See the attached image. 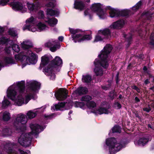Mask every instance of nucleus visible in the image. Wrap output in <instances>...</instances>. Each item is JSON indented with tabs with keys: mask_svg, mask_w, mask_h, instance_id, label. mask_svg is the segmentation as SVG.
I'll use <instances>...</instances> for the list:
<instances>
[{
	"mask_svg": "<svg viewBox=\"0 0 154 154\" xmlns=\"http://www.w3.org/2000/svg\"><path fill=\"white\" fill-rule=\"evenodd\" d=\"M144 55L143 54H139L137 56V57L139 58L140 59L143 60L144 58Z\"/></svg>",
	"mask_w": 154,
	"mask_h": 154,
	"instance_id": "nucleus-64",
	"label": "nucleus"
},
{
	"mask_svg": "<svg viewBox=\"0 0 154 154\" xmlns=\"http://www.w3.org/2000/svg\"><path fill=\"white\" fill-rule=\"evenodd\" d=\"M37 27L38 29L41 31L45 29L46 27V26L44 23L41 22H39L38 23L37 25Z\"/></svg>",
	"mask_w": 154,
	"mask_h": 154,
	"instance_id": "nucleus-45",
	"label": "nucleus"
},
{
	"mask_svg": "<svg viewBox=\"0 0 154 154\" xmlns=\"http://www.w3.org/2000/svg\"><path fill=\"white\" fill-rule=\"evenodd\" d=\"M16 42H13L12 43L10 42V48H12V49L14 51L18 53L20 51V48L18 45L16 44Z\"/></svg>",
	"mask_w": 154,
	"mask_h": 154,
	"instance_id": "nucleus-29",
	"label": "nucleus"
},
{
	"mask_svg": "<svg viewBox=\"0 0 154 154\" xmlns=\"http://www.w3.org/2000/svg\"><path fill=\"white\" fill-rule=\"evenodd\" d=\"M30 128L32 130L31 133L35 135L38 134L44 129L42 126L37 124H31Z\"/></svg>",
	"mask_w": 154,
	"mask_h": 154,
	"instance_id": "nucleus-11",
	"label": "nucleus"
},
{
	"mask_svg": "<svg viewBox=\"0 0 154 154\" xmlns=\"http://www.w3.org/2000/svg\"><path fill=\"white\" fill-rule=\"evenodd\" d=\"M49 58L46 55H45L41 57V63L43 65L46 66L48 64L49 62Z\"/></svg>",
	"mask_w": 154,
	"mask_h": 154,
	"instance_id": "nucleus-30",
	"label": "nucleus"
},
{
	"mask_svg": "<svg viewBox=\"0 0 154 154\" xmlns=\"http://www.w3.org/2000/svg\"><path fill=\"white\" fill-rule=\"evenodd\" d=\"M3 119L4 121H7L10 119V113L9 112L5 111L3 114Z\"/></svg>",
	"mask_w": 154,
	"mask_h": 154,
	"instance_id": "nucleus-44",
	"label": "nucleus"
},
{
	"mask_svg": "<svg viewBox=\"0 0 154 154\" xmlns=\"http://www.w3.org/2000/svg\"><path fill=\"white\" fill-rule=\"evenodd\" d=\"M106 144L109 146V151L110 154H114L119 151L123 146L122 144L117 143L116 138H108L106 141Z\"/></svg>",
	"mask_w": 154,
	"mask_h": 154,
	"instance_id": "nucleus-5",
	"label": "nucleus"
},
{
	"mask_svg": "<svg viewBox=\"0 0 154 154\" xmlns=\"http://www.w3.org/2000/svg\"><path fill=\"white\" fill-rule=\"evenodd\" d=\"M3 31L0 27V33ZM10 39L9 36L0 34V44L5 46L3 50V63L0 61V71L4 66H8L10 64Z\"/></svg>",
	"mask_w": 154,
	"mask_h": 154,
	"instance_id": "nucleus-1",
	"label": "nucleus"
},
{
	"mask_svg": "<svg viewBox=\"0 0 154 154\" xmlns=\"http://www.w3.org/2000/svg\"><path fill=\"white\" fill-rule=\"evenodd\" d=\"M8 2L9 0H0V5H6Z\"/></svg>",
	"mask_w": 154,
	"mask_h": 154,
	"instance_id": "nucleus-57",
	"label": "nucleus"
},
{
	"mask_svg": "<svg viewBox=\"0 0 154 154\" xmlns=\"http://www.w3.org/2000/svg\"><path fill=\"white\" fill-rule=\"evenodd\" d=\"M130 12V11L129 10L127 9L121 11H119V17H125L127 18L129 17Z\"/></svg>",
	"mask_w": 154,
	"mask_h": 154,
	"instance_id": "nucleus-28",
	"label": "nucleus"
},
{
	"mask_svg": "<svg viewBox=\"0 0 154 154\" xmlns=\"http://www.w3.org/2000/svg\"><path fill=\"white\" fill-rule=\"evenodd\" d=\"M88 91V89L87 88L85 87L81 86L78 87L75 91V92L76 94L82 95L87 94Z\"/></svg>",
	"mask_w": 154,
	"mask_h": 154,
	"instance_id": "nucleus-19",
	"label": "nucleus"
},
{
	"mask_svg": "<svg viewBox=\"0 0 154 154\" xmlns=\"http://www.w3.org/2000/svg\"><path fill=\"white\" fill-rule=\"evenodd\" d=\"M115 90H112L109 92V97L111 100H113L114 99Z\"/></svg>",
	"mask_w": 154,
	"mask_h": 154,
	"instance_id": "nucleus-52",
	"label": "nucleus"
},
{
	"mask_svg": "<svg viewBox=\"0 0 154 154\" xmlns=\"http://www.w3.org/2000/svg\"><path fill=\"white\" fill-rule=\"evenodd\" d=\"M151 110L149 105H148V107H145L143 108V110L147 112H149Z\"/></svg>",
	"mask_w": 154,
	"mask_h": 154,
	"instance_id": "nucleus-59",
	"label": "nucleus"
},
{
	"mask_svg": "<svg viewBox=\"0 0 154 154\" xmlns=\"http://www.w3.org/2000/svg\"><path fill=\"white\" fill-rule=\"evenodd\" d=\"M62 63V60L59 57L56 56L51 62L47 67L43 69V72L45 74L48 76H51L55 66H59Z\"/></svg>",
	"mask_w": 154,
	"mask_h": 154,
	"instance_id": "nucleus-6",
	"label": "nucleus"
},
{
	"mask_svg": "<svg viewBox=\"0 0 154 154\" xmlns=\"http://www.w3.org/2000/svg\"><path fill=\"white\" fill-rule=\"evenodd\" d=\"M10 154H18V151L10 148Z\"/></svg>",
	"mask_w": 154,
	"mask_h": 154,
	"instance_id": "nucleus-61",
	"label": "nucleus"
},
{
	"mask_svg": "<svg viewBox=\"0 0 154 154\" xmlns=\"http://www.w3.org/2000/svg\"><path fill=\"white\" fill-rule=\"evenodd\" d=\"M68 92L66 89L60 88L58 91L55 93V96L57 99L63 100L67 97Z\"/></svg>",
	"mask_w": 154,
	"mask_h": 154,
	"instance_id": "nucleus-10",
	"label": "nucleus"
},
{
	"mask_svg": "<svg viewBox=\"0 0 154 154\" xmlns=\"http://www.w3.org/2000/svg\"><path fill=\"white\" fill-rule=\"evenodd\" d=\"M149 141L147 138L143 137L140 138L138 141V144L140 146H144Z\"/></svg>",
	"mask_w": 154,
	"mask_h": 154,
	"instance_id": "nucleus-26",
	"label": "nucleus"
},
{
	"mask_svg": "<svg viewBox=\"0 0 154 154\" xmlns=\"http://www.w3.org/2000/svg\"><path fill=\"white\" fill-rule=\"evenodd\" d=\"M142 5V0H141L132 8V9L134 11H136L138 10L141 8Z\"/></svg>",
	"mask_w": 154,
	"mask_h": 154,
	"instance_id": "nucleus-32",
	"label": "nucleus"
},
{
	"mask_svg": "<svg viewBox=\"0 0 154 154\" xmlns=\"http://www.w3.org/2000/svg\"><path fill=\"white\" fill-rule=\"evenodd\" d=\"M45 47L50 48V50L52 52H55L57 48L59 49L60 47V45L57 44L54 45L50 42H48L45 44Z\"/></svg>",
	"mask_w": 154,
	"mask_h": 154,
	"instance_id": "nucleus-21",
	"label": "nucleus"
},
{
	"mask_svg": "<svg viewBox=\"0 0 154 154\" xmlns=\"http://www.w3.org/2000/svg\"><path fill=\"white\" fill-rule=\"evenodd\" d=\"M31 26V24H29V25L25 24L24 25V27L23 28V30H25V29H27L29 30Z\"/></svg>",
	"mask_w": 154,
	"mask_h": 154,
	"instance_id": "nucleus-58",
	"label": "nucleus"
},
{
	"mask_svg": "<svg viewBox=\"0 0 154 154\" xmlns=\"http://www.w3.org/2000/svg\"><path fill=\"white\" fill-rule=\"evenodd\" d=\"M119 72H118L117 74L115 77V80L116 82V84L118 85L119 83V82L120 80V79L119 78Z\"/></svg>",
	"mask_w": 154,
	"mask_h": 154,
	"instance_id": "nucleus-55",
	"label": "nucleus"
},
{
	"mask_svg": "<svg viewBox=\"0 0 154 154\" xmlns=\"http://www.w3.org/2000/svg\"><path fill=\"white\" fill-rule=\"evenodd\" d=\"M75 107H79L80 108H82L85 106V103L83 102L75 101Z\"/></svg>",
	"mask_w": 154,
	"mask_h": 154,
	"instance_id": "nucleus-47",
	"label": "nucleus"
},
{
	"mask_svg": "<svg viewBox=\"0 0 154 154\" xmlns=\"http://www.w3.org/2000/svg\"><path fill=\"white\" fill-rule=\"evenodd\" d=\"M69 31L71 34V37L72 40L75 43L77 42L78 39L82 36L81 34H77L80 31V29H75L73 28H69Z\"/></svg>",
	"mask_w": 154,
	"mask_h": 154,
	"instance_id": "nucleus-12",
	"label": "nucleus"
},
{
	"mask_svg": "<svg viewBox=\"0 0 154 154\" xmlns=\"http://www.w3.org/2000/svg\"><path fill=\"white\" fill-rule=\"evenodd\" d=\"M65 105V102L58 103L55 106V109L56 110H60L61 109L63 108Z\"/></svg>",
	"mask_w": 154,
	"mask_h": 154,
	"instance_id": "nucleus-38",
	"label": "nucleus"
},
{
	"mask_svg": "<svg viewBox=\"0 0 154 154\" xmlns=\"http://www.w3.org/2000/svg\"><path fill=\"white\" fill-rule=\"evenodd\" d=\"M58 20L56 18H49L48 20V22L51 26H54L57 23Z\"/></svg>",
	"mask_w": 154,
	"mask_h": 154,
	"instance_id": "nucleus-34",
	"label": "nucleus"
},
{
	"mask_svg": "<svg viewBox=\"0 0 154 154\" xmlns=\"http://www.w3.org/2000/svg\"><path fill=\"white\" fill-rule=\"evenodd\" d=\"M104 39L103 38H102L101 36L98 34L96 35L95 39L93 41L94 42H97L99 41H102Z\"/></svg>",
	"mask_w": 154,
	"mask_h": 154,
	"instance_id": "nucleus-48",
	"label": "nucleus"
},
{
	"mask_svg": "<svg viewBox=\"0 0 154 154\" xmlns=\"http://www.w3.org/2000/svg\"><path fill=\"white\" fill-rule=\"evenodd\" d=\"M109 16L111 18L119 17V11L112 8L109 13Z\"/></svg>",
	"mask_w": 154,
	"mask_h": 154,
	"instance_id": "nucleus-25",
	"label": "nucleus"
},
{
	"mask_svg": "<svg viewBox=\"0 0 154 154\" xmlns=\"http://www.w3.org/2000/svg\"><path fill=\"white\" fill-rule=\"evenodd\" d=\"M31 54L30 57L25 56L26 57V61L27 63H29L30 64H35L36 62V57L35 54L33 53L31 51H30Z\"/></svg>",
	"mask_w": 154,
	"mask_h": 154,
	"instance_id": "nucleus-17",
	"label": "nucleus"
},
{
	"mask_svg": "<svg viewBox=\"0 0 154 154\" xmlns=\"http://www.w3.org/2000/svg\"><path fill=\"white\" fill-rule=\"evenodd\" d=\"M17 86L19 94L16 97L17 92L14 90H12L10 89V100L15 101L18 106H21L24 103V98L23 97L22 94L24 93L25 91V81H22L18 82L17 83Z\"/></svg>",
	"mask_w": 154,
	"mask_h": 154,
	"instance_id": "nucleus-3",
	"label": "nucleus"
},
{
	"mask_svg": "<svg viewBox=\"0 0 154 154\" xmlns=\"http://www.w3.org/2000/svg\"><path fill=\"white\" fill-rule=\"evenodd\" d=\"M92 38L91 35H85L79 38L78 39L77 42H82L84 41H88L91 40Z\"/></svg>",
	"mask_w": 154,
	"mask_h": 154,
	"instance_id": "nucleus-23",
	"label": "nucleus"
},
{
	"mask_svg": "<svg viewBox=\"0 0 154 154\" xmlns=\"http://www.w3.org/2000/svg\"><path fill=\"white\" fill-rule=\"evenodd\" d=\"M25 42L23 41L21 43V47L24 49H28L32 47V45H27L25 44Z\"/></svg>",
	"mask_w": 154,
	"mask_h": 154,
	"instance_id": "nucleus-46",
	"label": "nucleus"
},
{
	"mask_svg": "<svg viewBox=\"0 0 154 154\" xmlns=\"http://www.w3.org/2000/svg\"><path fill=\"white\" fill-rule=\"evenodd\" d=\"M12 6V9L14 11H20L23 13L26 11V9L23 6V4L19 2H15L10 3V6Z\"/></svg>",
	"mask_w": 154,
	"mask_h": 154,
	"instance_id": "nucleus-9",
	"label": "nucleus"
},
{
	"mask_svg": "<svg viewBox=\"0 0 154 154\" xmlns=\"http://www.w3.org/2000/svg\"><path fill=\"white\" fill-rule=\"evenodd\" d=\"M94 70L97 76H101L103 74V72L101 67H95Z\"/></svg>",
	"mask_w": 154,
	"mask_h": 154,
	"instance_id": "nucleus-37",
	"label": "nucleus"
},
{
	"mask_svg": "<svg viewBox=\"0 0 154 154\" xmlns=\"http://www.w3.org/2000/svg\"><path fill=\"white\" fill-rule=\"evenodd\" d=\"M113 107L115 109H119L122 108V106L120 103L118 101H117L115 102L114 103Z\"/></svg>",
	"mask_w": 154,
	"mask_h": 154,
	"instance_id": "nucleus-49",
	"label": "nucleus"
},
{
	"mask_svg": "<svg viewBox=\"0 0 154 154\" xmlns=\"http://www.w3.org/2000/svg\"><path fill=\"white\" fill-rule=\"evenodd\" d=\"M9 103H10L9 101L7 99L5 98L4 101L2 102V104L3 106L5 107L8 105Z\"/></svg>",
	"mask_w": 154,
	"mask_h": 154,
	"instance_id": "nucleus-54",
	"label": "nucleus"
},
{
	"mask_svg": "<svg viewBox=\"0 0 154 154\" xmlns=\"http://www.w3.org/2000/svg\"><path fill=\"white\" fill-rule=\"evenodd\" d=\"M54 115V114L53 113L49 115H45L44 117L45 118L47 119H51L53 118Z\"/></svg>",
	"mask_w": 154,
	"mask_h": 154,
	"instance_id": "nucleus-60",
	"label": "nucleus"
},
{
	"mask_svg": "<svg viewBox=\"0 0 154 154\" xmlns=\"http://www.w3.org/2000/svg\"><path fill=\"white\" fill-rule=\"evenodd\" d=\"M27 5L28 9L31 11L37 10L40 8V4L38 1L35 2L34 3L28 2Z\"/></svg>",
	"mask_w": 154,
	"mask_h": 154,
	"instance_id": "nucleus-14",
	"label": "nucleus"
},
{
	"mask_svg": "<svg viewBox=\"0 0 154 154\" xmlns=\"http://www.w3.org/2000/svg\"><path fill=\"white\" fill-rule=\"evenodd\" d=\"M29 96L27 95L26 96L25 102L26 104L27 103L28 101L31 100Z\"/></svg>",
	"mask_w": 154,
	"mask_h": 154,
	"instance_id": "nucleus-63",
	"label": "nucleus"
},
{
	"mask_svg": "<svg viewBox=\"0 0 154 154\" xmlns=\"http://www.w3.org/2000/svg\"><path fill=\"white\" fill-rule=\"evenodd\" d=\"M27 85L30 90L35 91L40 89L41 84L36 81H34L30 83H27Z\"/></svg>",
	"mask_w": 154,
	"mask_h": 154,
	"instance_id": "nucleus-15",
	"label": "nucleus"
},
{
	"mask_svg": "<svg viewBox=\"0 0 154 154\" xmlns=\"http://www.w3.org/2000/svg\"><path fill=\"white\" fill-rule=\"evenodd\" d=\"M9 128L8 126H5L0 130V135H2L4 136H9Z\"/></svg>",
	"mask_w": 154,
	"mask_h": 154,
	"instance_id": "nucleus-24",
	"label": "nucleus"
},
{
	"mask_svg": "<svg viewBox=\"0 0 154 154\" xmlns=\"http://www.w3.org/2000/svg\"><path fill=\"white\" fill-rule=\"evenodd\" d=\"M123 37L125 38V41L128 42V45L129 46L131 44L132 40V35L131 34H123Z\"/></svg>",
	"mask_w": 154,
	"mask_h": 154,
	"instance_id": "nucleus-27",
	"label": "nucleus"
},
{
	"mask_svg": "<svg viewBox=\"0 0 154 154\" xmlns=\"http://www.w3.org/2000/svg\"><path fill=\"white\" fill-rule=\"evenodd\" d=\"M46 12L47 14L51 16H54L59 14L57 11L54 10L52 9L47 8Z\"/></svg>",
	"mask_w": 154,
	"mask_h": 154,
	"instance_id": "nucleus-33",
	"label": "nucleus"
},
{
	"mask_svg": "<svg viewBox=\"0 0 154 154\" xmlns=\"http://www.w3.org/2000/svg\"><path fill=\"white\" fill-rule=\"evenodd\" d=\"M86 105L88 108H93L96 106V103L93 101H89L88 102H87Z\"/></svg>",
	"mask_w": 154,
	"mask_h": 154,
	"instance_id": "nucleus-43",
	"label": "nucleus"
},
{
	"mask_svg": "<svg viewBox=\"0 0 154 154\" xmlns=\"http://www.w3.org/2000/svg\"><path fill=\"white\" fill-rule=\"evenodd\" d=\"M97 111L98 112V113L100 115L102 114L103 113L108 114L109 111L108 110L104 107H100L97 110Z\"/></svg>",
	"mask_w": 154,
	"mask_h": 154,
	"instance_id": "nucleus-36",
	"label": "nucleus"
},
{
	"mask_svg": "<svg viewBox=\"0 0 154 154\" xmlns=\"http://www.w3.org/2000/svg\"><path fill=\"white\" fill-rule=\"evenodd\" d=\"M34 17H31L26 20V23H29V24L32 25L33 23V22L34 21Z\"/></svg>",
	"mask_w": 154,
	"mask_h": 154,
	"instance_id": "nucleus-53",
	"label": "nucleus"
},
{
	"mask_svg": "<svg viewBox=\"0 0 154 154\" xmlns=\"http://www.w3.org/2000/svg\"><path fill=\"white\" fill-rule=\"evenodd\" d=\"M153 14V13L150 11H145L143 12L141 15L142 16L146 17L147 20H150L152 17Z\"/></svg>",
	"mask_w": 154,
	"mask_h": 154,
	"instance_id": "nucleus-31",
	"label": "nucleus"
},
{
	"mask_svg": "<svg viewBox=\"0 0 154 154\" xmlns=\"http://www.w3.org/2000/svg\"><path fill=\"white\" fill-rule=\"evenodd\" d=\"M27 122L26 116L23 114H19L15 120L14 125V128L18 132H23L26 130L24 125Z\"/></svg>",
	"mask_w": 154,
	"mask_h": 154,
	"instance_id": "nucleus-4",
	"label": "nucleus"
},
{
	"mask_svg": "<svg viewBox=\"0 0 154 154\" xmlns=\"http://www.w3.org/2000/svg\"><path fill=\"white\" fill-rule=\"evenodd\" d=\"M112 133H120L121 132V128L119 125H115L112 128Z\"/></svg>",
	"mask_w": 154,
	"mask_h": 154,
	"instance_id": "nucleus-35",
	"label": "nucleus"
},
{
	"mask_svg": "<svg viewBox=\"0 0 154 154\" xmlns=\"http://www.w3.org/2000/svg\"><path fill=\"white\" fill-rule=\"evenodd\" d=\"M32 138L29 134H22L18 139L19 143L23 146H29L31 144Z\"/></svg>",
	"mask_w": 154,
	"mask_h": 154,
	"instance_id": "nucleus-7",
	"label": "nucleus"
},
{
	"mask_svg": "<svg viewBox=\"0 0 154 154\" xmlns=\"http://www.w3.org/2000/svg\"><path fill=\"white\" fill-rule=\"evenodd\" d=\"M112 48L111 45L107 44L104 47L103 50L101 52L100 54L98 55V57L100 60L96 59L94 62V64L95 67H103L104 69H107L109 66L107 58L108 54L111 52Z\"/></svg>",
	"mask_w": 154,
	"mask_h": 154,
	"instance_id": "nucleus-2",
	"label": "nucleus"
},
{
	"mask_svg": "<svg viewBox=\"0 0 154 154\" xmlns=\"http://www.w3.org/2000/svg\"><path fill=\"white\" fill-rule=\"evenodd\" d=\"M131 88L135 90H136L138 93H140V89L137 87L135 85H132L131 86Z\"/></svg>",
	"mask_w": 154,
	"mask_h": 154,
	"instance_id": "nucleus-56",
	"label": "nucleus"
},
{
	"mask_svg": "<svg viewBox=\"0 0 154 154\" xmlns=\"http://www.w3.org/2000/svg\"><path fill=\"white\" fill-rule=\"evenodd\" d=\"M149 45L154 47V32H152L149 37Z\"/></svg>",
	"mask_w": 154,
	"mask_h": 154,
	"instance_id": "nucleus-40",
	"label": "nucleus"
},
{
	"mask_svg": "<svg viewBox=\"0 0 154 154\" xmlns=\"http://www.w3.org/2000/svg\"><path fill=\"white\" fill-rule=\"evenodd\" d=\"M92 80V76L90 75L86 74L82 75V81L83 83L88 84L91 82Z\"/></svg>",
	"mask_w": 154,
	"mask_h": 154,
	"instance_id": "nucleus-22",
	"label": "nucleus"
},
{
	"mask_svg": "<svg viewBox=\"0 0 154 154\" xmlns=\"http://www.w3.org/2000/svg\"><path fill=\"white\" fill-rule=\"evenodd\" d=\"M18 37L17 30L14 28H10V42L11 43L16 42Z\"/></svg>",
	"mask_w": 154,
	"mask_h": 154,
	"instance_id": "nucleus-16",
	"label": "nucleus"
},
{
	"mask_svg": "<svg viewBox=\"0 0 154 154\" xmlns=\"http://www.w3.org/2000/svg\"><path fill=\"white\" fill-rule=\"evenodd\" d=\"M100 3H94L92 4L91 9L94 12H97V15L100 18L104 17V12L103 10L101 8Z\"/></svg>",
	"mask_w": 154,
	"mask_h": 154,
	"instance_id": "nucleus-8",
	"label": "nucleus"
},
{
	"mask_svg": "<svg viewBox=\"0 0 154 154\" xmlns=\"http://www.w3.org/2000/svg\"><path fill=\"white\" fill-rule=\"evenodd\" d=\"M24 56L20 54L15 55V58L17 60H23V58Z\"/></svg>",
	"mask_w": 154,
	"mask_h": 154,
	"instance_id": "nucleus-50",
	"label": "nucleus"
},
{
	"mask_svg": "<svg viewBox=\"0 0 154 154\" xmlns=\"http://www.w3.org/2000/svg\"><path fill=\"white\" fill-rule=\"evenodd\" d=\"M18 151L19 152L20 154H28L26 152L20 149H18Z\"/></svg>",
	"mask_w": 154,
	"mask_h": 154,
	"instance_id": "nucleus-62",
	"label": "nucleus"
},
{
	"mask_svg": "<svg viewBox=\"0 0 154 154\" xmlns=\"http://www.w3.org/2000/svg\"><path fill=\"white\" fill-rule=\"evenodd\" d=\"M37 113L35 112H33L30 110L27 113V115L29 119H32L35 117L37 116Z\"/></svg>",
	"mask_w": 154,
	"mask_h": 154,
	"instance_id": "nucleus-41",
	"label": "nucleus"
},
{
	"mask_svg": "<svg viewBox=\"0 0 154 154\" xmlns=\"http://www.w3.org/2000/svg\"><path fill=\"white\" fill-rule=\"evenodd\" d=\"M125 24V21L123 20H120L114 22L110 26L111 28L114 29H120Z\"/></svg>",
	"mask_w": 154,
	"mask_h": 154,
	"instance_id": "nucleus-18",
	"label": "nucleus"
},
{
	"mask_svg": "<svg viewBox=\"0 0 154 154\" xmlns=\"http://www.w3.org/2000/svg\"><path fill=\"white\" fill-rule=\"evenodd\" d=\"M74 8L76 9L82 11L85 9V3L82 1H75L74 2Z\"/></svg>",
	"mask_w": 154,
	"mask_h": 154,
	"instance_id": "nucleus-20",
	"label": "nucleus"
},
{
	"mask_svg": "<svg viewBox=\"0 0 154 154\" xmlns=\"http://www.w3.org/2000/svg\"><path fill=\"white\" fill-rule=\"evenodd\" d=\"M45 6L47 7L51 8H54L55 7V5L54 3L51 2H49L46 3L45 4Z\"/></svg>",
	"mask_w": 154,
	"mask_h": 154,
	"instance_id": "nucleus-51",
	"label": "nucleus"
},
{
	"mask_svg": "<svg viewBox=\"0 0 154 154\" xmlns=\"http://www.w3.org/2000/svg\"><path fill=\"white\" fill-rule=\"evenodd\" d=\"M92 97L89 95H85L82 96L81 98V100L82 101H84L88 102L89 101L91 100Z\"/></svg>",
	"mask_w": 154,
	"mask_h": 154,
	"instance_id": "nucleus-42",
	"label": "nucleus"
},
{
	"mask_svg": "<svg viewBox=\"0 0 154 154\" xmlns=\"http://www.w3.org/2000/svg\"><path fill=\"white\" fill-rule=\"evenodd\" d=\"M10 142L9 141L5 142L4 143V150L9 154L10 152Z\"/></svg>",
	"mask_w": 154,
	"mask_h": 154,
	"instance_id": "nucleus-39",
	"label": "nucleus"
},
{
	"mask_svg": "<svg viewBox=\"0 0 154 154\" xmlns=\"http://www.w3.org/2000/svg\"><path fill=\"white\" fill-rule=\"evenodd\" d=\"M111 32L108 28H105L98 31V34L103 36V38L105 40L110 39L111 37Z\"/></svg>",
	"mask_w": 154,
	"mask_h": 154,
	"instance_id": "nucleus-13",
	"label": "nucleus"
}]
</instances>
